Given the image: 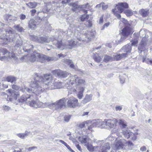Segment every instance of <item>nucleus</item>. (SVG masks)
I'll list each match as a JSON object with an SVG mask.
<instances>
[{
	"label": "nucleus",
	"instance_id": "7ed1b4c3",
	"mask_svg": "<svg viewBox=\"0 0 152 152\" xmlns=\"http://www.w3.org/2000/svg\"><path fill=\"white\" fill-rule=\"evenodd\" d=\"M20 60L22 62L38 61L43 63L45 62L46 61H55L57 60V59L56 58L50 57L40 53L34 52L31 54L24 56L20 58Z\"/></svg>",
	"mask_w": 152,
	"mask_h": 152
},
{
	"label": "nucleus",
	"instance_id": "f8f14e48",
	"mask_svg": "<svg viewBox=\"0 0 152 152\" xmlns=\"http://www.w3.org/2000/svg\"><path fill=\"white\" fill-rule=\"evenodd\" d=\"M31 39L32 41H36L41 43H49L50 40L48 39L46 36L41 37L33 36L31 37Z\"/></svg>",
	"mask_w": 152,
	"mask_h": 152
},
{
	"label": "nucleus",
	"instance_id": "bb28decb",
	"mask_svg": "<svg viewBox=\"0 0 152 152\" xmlns=\"http://www.w3.org/2000/svg\"><path fill=\"white\" fill-rule=\"evenodd\" d=\"M149 10L147 9H142L140 10L139 12L143 17H145L148 16L149 13Z\"/></svg>",
	"mask_w": 152,
	"mask_h": 152
},
{
	"label": "nucleus",
	"instance_id": "c756f323",
	"mask_svg": "<svg viewBox=\"0 0 152 152\" xmlns=\"http://www.w3.org/2000/svg\"><path fill=\"white\" fill-rule=\"evenodd\" d=\"M79 91L77 94L78 98L80 99H81L83 96V92L84 88L83 87H80L79 89Z\"/></svg>",
	"mask_w": 152,
	"mask_h": 152
},
{
	"label": "nucleus",
	"instance_id": "58836bf2",
	"mask_svg": "<svg viewBox=\"0 0 152 152\" xmlns=\"http://www.w3.org/2000/svg\"><path fill=\"white\" fill-rule=\"evenodd\" d=\"M71 5L72 6V10L74 12L77 11V10L79 8V6L77 4L75 3H72Z\"/></svg>",
	"mask_w": 152,
	"mask_h": 152
},
{
	"label": "nucleus",
	"instance_id": "f03ea898",
	"mask_svg": "<svg viewBox=\"0 0 152 152\" xmlns=\"http://www.w3.org/2000/svg\"><path fill=\"white\" fill-rule=\"evenodd\" d=\"M33 96L34 95H31L32 99L31 100H29L28 104L35 108L48 107L52 109H54L56 110L61 109L63 106H65L67 100L66 98H63L52 103L49 102L44 103L38 100H32Z\"/></svg>",
	"mask_w": 152,
	"mask_h": 152
},
{
	"label": "nucleus",
	"instance_id": "a211bd4d",
	"mask_svg": "<svg viewBox=\"0 0 152 152\" xmlns=\"http://www.w3.org/2000/svg\"><path fill=\"white\" fill-rule=\"evenodd\" d=\"M7 91L10 93V97L9 98V99L10 101H13V100H16L17 97L20 95L18 92L13 91L11 89H8Z\"/></svg>",
	"mask_w": 152,
	"mask_h": 152
},
{
	"label": "nucleus",
	"instance_id": "603ef678",
	"mask_svg": "<svg viewBox=\"0 0 152 152\" xmlns=\"http://www.w3.org/2000/svg\"><path fill=\"white\" fill-rule=\"evenodd\" d=\"M66 34V31H64L60 29L58 31V34L60 36L65 35Z\"/></svg>",
	"mask_w": 152,
	"mask_h": 152
},
{
	"label": "nucleus",
	"instance_id": "052dcab7",
	"mask_svg": "<svg viewBox=\"0 0 152 152\" xmlns=\"http://www.w3.org/2000/svg\"><path fill=\"white\" fill-rule=\"evenodd\" d=\"M86 24L87 26H88V27H92V24L91 21L90 20L87 21V22H86Z\"/></svg>",
	"mask_w": 152,
	"mask_h": 152
},
{
	"label": "nucleus",
	"instance_id": "9b49d317",
	"mask_svg": "<svg viewBox=\"0 0 152 152\" xmlns=\"http://www.w3.org/2000/svg\"><path fill=\"white\" fill-rule=\"evenodd\" d=\"M96 142L99 143L101 145L100 147H97V152H107L110 148L109 143L101 141H98Z\"/></svg>",
	"mask_w": 152,
	"mask_h": 152
},
{
	"label": "nucleus",
	"instance_id": "13d9d810",
	"mask_svg": "<svg viewBox=\"0 0 152 152\" xmlns=\"http://www.w3.org/2000/svg\"><path fill=\"white\" fill-rule=\"evenodd\" d=\"M151 60H150L149 59H146L143 58L142 59L143 62H145L146 63L150 64V61Z\"/></svg>",
	"mask_w": 152,
	"mask_h": 152
},
{
	"label": "nucleus",
	"instance_id": "9d476101",
	"mask_svg": "<svg viewBox=\"0 0 152 152\" xmlns=\"http://www.w3.org/2000/svg\"><path fill=\"white\" fill-rule=\"evenodd\" d=\"M86 123L88 125H91V129L94 127H99L101 128H104L105 127V119L104 121L101 119L94 120L92 121H87Z\"/></svg>",
	"mask_w": 152,
	"mask_h": 152
},
{
	"label": "nucleus",
	"instance_id": "37998d69",
	"mask_svg": "<svg viewBox=\"0 0 152 152\" xmlns=\"http://www.w3.org/2000/svg\"><path fill=\"white\" fill-rule=\"evenodd\" d=\"M33 46L32 45H30L29 46V47L27 46H25V48H23V50L24 51L27 52H30V50H32L33 48Z\"/></svg>",
	"mask_w": 152,
	"mask_h": 152
},
{
	"label": "nucleus",
	"instance_id": "6e6d98bb",
	"mask_svg": "<svg viewBox=\"0 0 152 152\" xmlns=\"http://www.w3.org/2000/svg\"><path fill=\"white\" fill-rule=\"evenodd\" d=\"M2 108L3 110L5 111H7L10 110V107L9 106H6V105H4L3 106Z\"/></svg>",
	"mask_w": 152,
	"mask_h": 152
},
{
	"label": "nucleus",
	"instance_id": "680f3d73",
	"mask_svg": "<svg viewBox=\"0 0 152 152\" xmlns=\"http://www.w3.org/2000/svg\"><path fill=\"white\" fill-rule=\"evenodd\" d=\"M12 88L15 90H17L19 89L20 87L15 85H13L12 86Z\"/></svg>",
	"mask_w": 152,
	"mask_h": 152
},
{
	"label": "nucleus",
	"instance_id": "20e7f679",
	"mask_svg": "<svg viewBox=\"0 0 152 152\" xmlns=\"http://www.w3.org/2000/svg\"><path fill=\"white\" fill-rule=\"evenodd\" d=\"M6 34L1 35L0 37V44L2 46L7 45L9 42L15 40L14 32L12 29L7 30Z\"/></svg>",
	"mask_w": 152,
	"mask_h": 152
},
{
	"label": "nucleus",
	"instance_id": "864d4df0",
	"mask_svg": "<svg viewBox=\"0 0 152 152\" xmlns=\"http://www.w3.org/2000/svg\"><path fill=\"white\" fill-rule=\"evenodd\" d=\"M71 116L70 115H66L64 117V120L66 122H68L71 118Z\"/></svg>",
	"mask_w": 152,
	"mask_h": 152
},
{
	"label": "nucleus",
	"instance_id": "2eb2a0df",
	"mask_svg": "<svg viewBox=\"0 0 152 152\" xmlns=\"http://www.w3.org/2000/svg\"><path fill=\"white\" fill-rule=\"evenodd\" d=\"M53 75L60 77L64 78L67 76L68 73L66 71H63L60 69H56L52 72Z\"/></svg>",
	"mask_w": 152,
	"mask_h": 152
},
{
	"label": "nucleus",
	"instance_id": "c9c22d12",
	"mask_svg": "<svg viewBox=\"0 0 152 152\" xmlns=\"http://www.w3.org/2000/svg\"><path fill=\"white\" fill-rule=\"evenodd\" d=\"M119 124L122 128H125L127 126L126 122L123 119H120L118 121Z\"/></svg>",
	"mask_w": 152,
	"mask_h": 152
},
{
	"label": "nucleus",
	"instance_id": "09e8293b",
	"mask_svg": "<svg viewBox=\"0 0 152 152\" xmlns=\"http://www.w3.org/2000/svg\"><path fill=\"white\" fill-rule=\"evenodd\" d=\"M22 45H23L22 41L19 40L16 42L15 47V48L16 47L19 48Z\"/></svg>",
	"mask_w": 152,
	"mask_h": 152
},
{
	"label": "nucleus",
	"instance_id": "49530a36",
	"mask_svg": "<svg viewBox=\"0 0 152 152\" xmlns=\"http://www.w3.org/2000/svg\"><path fill=\"white\" fill-rule=\"evenodd\" d=\"M127 37V36H123L122 35V36L121 37V39L119 40H118V41H115L116 44L117 45L123 42L125 39Z\"/></svg>",
	"mask_w": 152,
	"mask_h": 152
},
{
	"label": "nucleus",
	"instance_id": "a18cd8bd",
	"mask_svg": "<svg viewBox=\"0 0 152 152\" xmlns=\"http://www.w3.org/2000/svg\"><path fill=\"white\" fill-rule=\"evenodd\" d=\"M124 12L126 14L127 16H130L132 15L133 12L132 10H124Z\"/></svg>",
	"mask_w": 152,
	"mask_h": 152
},
{
	"label": "nucleus",
	"instance_id": "338daca9",
	"mask_svg": "<svg viewBox=\"0 0 152 152\" xmlns=\"http://www.w3.org/2000/svg\"><path fill=\"white\" fill-rule=\"evenodd\" d=\"M30 12H31V16H34L36 12V10L35 9H33L31 10Z\"/></svg>",
	"mask_w": 152,
	"mask_h": 152
},
{
	"label": "nucleus",
	"instance_id": "3c124183",
	"mask_svg": "<svg viewBox=\"0 0 152 152\" xmlns=\"http://www.w3.org/2000/svg\"><path fill=\"white\" fill-rule=\"evenodd\" d=\"M66 62L69 65V66L71 68L74 69L75 66L74 65L72 64V61L71 60L69 59H66Z\"/></svg>",
	"mask_w": 152,
	"mask_h": 152
},
{
	"label": "nucleus",
	"instance_id": "2f4dec72",
	"mask_svg": "<svg viewBox=\"0 0 152 152\" xmlns=\"http://www.w3.org/2000/svg\"><path fill=\"white\" fill-rule=\"evenodd\" d=\"M93 58L96 62H98L101 61L102 57L99 56L98 53H96L94 54Z\"/></svg>",
	"mask_w": 152,
	"mask_h": 152
},
{
	"label": "nucleus",
	"instance_id": "72a5a7b5",
	"mask_svg": "<svg viewBox=\"0 0 152 152\" xmlns=\"http://www.w3.org/2000/svg\"><path fill=\"white\" fill-rule=\"evenodd\" d=\"M29 132L27 131H26L24 133L17 134V135L19 137L22 139H24L25 137L28 135Z\"/></svg>",
	"mask_w": 152,
	"mask_h": 152
},
{
	"label": "nucleus",
	"instance_id": "f3484780",
	"mask_svg": "<svg viewBox=\"0 0 152 152\" xmlns=\"http://www.w3.org/2000/svg\"><path fill=\"white\" fill-rule=\"evenodd\" d=\"M63 86L62 83L59 81L56 82L54 81L51 84V85H49L48 89H53L62 88Z\"/></svg>",
	"mask_w": 152,
	"mask_h": 152
},
{
	"label": "nucleus",
	"instance_id": "b1692460",
	"mask_svg": "<svg viewBox=\"0 0 152 152\" xmlns=\"http://www.w3.org/2000/svg\"><path fill=\"white\" fill-rule=\"evenodd\" d=\"M131 33V28L126 27L122 30V34L123 36H128Z\"/></svg>",
	"mask_w": 152,
	"mask_h": 152
},
{
	"label": "nucleus",
	"instance_id": "4d7b16f0",
	"mask_svg": "<svg viewBox=\"0 0 152 152\" xmlns=\"http://www.w3.org/2000/svg\"><path fill=\"white\" fill-rule=\"evenodd\" d=\"M102 8L103 10H106L108 7V5L107 4H106L104 3H102Z\"/></svg>",
	"mask_w": 152,
	"mask_h": 152
},
{
	"label": "nucleus",
	"instance_id": "7c9ffc66",
	"mask_svg": "<svg viewBox=\"0 0 152 152\" xmlns=\"http://www.w3.org/2000/svg\"><path fill=\"white\" fill-rule=\"evenodd\" d=\"M87 149L91 151H95L97 152V147H93L91 145H86Z\"/></svg>",
	"mask_w": 152,
	"mask_h": 152
},
{
	"label": "nucleus",
	"instance_id": "e433bc0d",
	"mask_svg": "<svg viewBox=\"0 0 152 152\" xmlns=\"http://www.w3.org/2000/svg\"><path fill=\"white\" fill-rule=\"evenodd\" d=\"M77 77V75L72 76L70 77L69 78L70 83L72 85L75 83Z\"/></svg>",
	"mask_w": 152,
	"mask_h": 152
},
{
	"label": "nucleus",
	"instance_id": "ea45409f",
	"mask_svg": "<svg viewBox=\"0 0 152 152\" xmlns=\"http://www.w3.org/2000/svg\"><path fill=\"white\" fill-rule=\"evenodd\" d=\"M85 82V80H84L81 78L80 77H77V79H76V81L75 82L77 85L82 84L84 83Z\"/></svg>",
	"mask_w": 152,
	"mask_h": 152
},
{
	"label": "nucleus",
	"instance_id": "4be33fe9",
	"mask_svg": "<svg viewBox=\"0 0 152 152\" xmlns=\"http://www.w3.org/2000/svg\"><path fill=\"white\" fill-rule=\"evenodd\" d=\"M147 45V43L145 39V38H142L138 47V49L140 51V53H141L142 50H145Z\"/></svg>",
	"mask_w": 152,
	"mask_h": 152
},
{
	"label": "nucleus",
	"instance_id": "412c9836",
	"mask_svg": "<svg viewBox=\"0 0 152 152\" xmlns=\"http://www.w3.org/2000/svg\"><path fill=\"white\" fill-rule=\"evenodd\" d=\"M31 87V89L27 87H25L24 88H20L19 90L23 92H25L26 91L29 93L32 92L34 94H35L36 95H39V93H37V91H35V88Z\"/></svg>",
	"mask_w": 152,
	"mask_h": 152
},
{
	"label": "nucleus",
	"instance_id": "f704fd0d",
	"mask_svg": "<svg viewBox=\"0 0 152 152\" xmlns=\"http://www.w3.org/2000/svg\"><path fill=\"white\" fill-rule=\"evenodd\" d=\"M6 80L7 82L12 83L16 81V78L13 76H10L7 77Z\"/></svg>",
	"mask_w": 152,
	"mask_h": 152
},
{
	"label": "nucleus",
	"instance_id": "0e129e2a",
	"mask_svg": "<svg viewBox=\"0 0 152 152\" xmlns=\"http://www.w3.org/2000/svg\"><path fill=\"white\" fill-rule=\"evenodd\" d=\"M103 17L104 15H102L101 17L99 19V23L102 24L103 23Z\"/></svg>",
	"mask_w": 152,
	"mask_h": 152
},
{
	"label": "nucleus",
	"instance_id": "cd10ccee",
	"mask_svg": "<svg viewBox=\"0 0 152 152\" xmlns=\"http://www.w3.org/2000/svg\"><path fill=\"white\" fill-rule=\"evenodd\" d=\"M37 26V22L34 20H30L28 23V27L31 28H34Z\"/></svg>",
	"mask_w": 152,
	"mask_h": 152
},
{
	"label": "nucleus",
	"instance_id": "c03bdc74",
	"mask_svg": "<svg viewBox=\"0 0 152 152\" xmlns=\"http://www.w3.org/2000/svg\"><path fill=\"white\" fill-rule=\"evenodd\" d=\"M14 27L17 31L20 32H22L24 30L23 28L20 26V25H15Z\"/></svg>",
	"mask_w": 152,
	"mask_h": 152
},
{
	"label": "nucleus",
	"instance_id": "79ce46f5",
	"mask_svg": "<svg viewBox=\"0 0 152 152\" xmlns=\"http://www.w3.org/2000/svg\"><path fill=\"white\" fill-rule=\"evenodd\" d=\"M26 5L30 8H34L36 7L37 5V3L35 2H30L26 3Z\"/></svg>",
	"mask_w": 152,
	"mask_h": 152
},
{
	"label": "nucleus",
	"instance_id": "8fccbe9b",
	"mask_svg": "<svg viewBox=\"0 0 152 152\" xmlns=\"http://www.w3.org/2000/svg\"><path fill=\"white\" fill-rule=\"evenodd\" d=\"M115 10L116 11L115 12H113V9L112 10V12H113L115 16L117 18H118L119 19L121 18V15L120 14H118L117 12H118L119 13H120L119 12L118 10L117 9H116V10Z\"/></svg>",
	"mask_w": 152,
	"mask_h": 152
},
{
	"label": "nucleus",
	"instance_id": "39448f33",
	"mask_svg": "<svg viewBox=\"0 0 152 152\" xmlns=\"http://www.w3.org/2000/svg\"><path fill=\"white\" fill-rule=\"evenodd\" d=\"M53 39H51V41L53 42V44L55 45L58 48L61 50L65 49H72L76 45V42L72 40H71L68 41L69 44L68 45H63L62 44V41H58L55 39L54 37H53Z\"/></svg>",
	"mask_w": 152,
	"mask_h": 152
},
{
	"label": "nucleus",
	"instance_id": "774afa93",
	"mask_svg": "<svg viewBox=\"0 0 152 152\" xmlns=\"http://www.w3.org/2000/svg\"><path fill=\"white\" fill-rule=\"evenodd\" d=\"M66 146L67 148L71 152H75L72 149L71 147L69 146V145L67 144Z\"/></svg>",
	"mask_w": 152,
	"mask_h": 152
},
{
	"label": "nucleus",
	"instance_id": "c85d7f7f",
	"mask_svg": "<svg viewBox=\"0 0 152 152\" xmlns=\"http://www.w3.org/2000/svg\"><path fill=\"white\" fill-rule=\"evenodd\" d=\"M87 121L83 122L81 124H80L79 125V126L81 128H82L84 127H87V128L89 130H91V125H88V124L86 122Z\"/></svg>",
	"mask_w": 152,
	"mask_h": 152
},
{
	"label": "nucleus",
	"instance_id": "4c0bfd02",
	"mask_svg": "<svg viewBox=\"0 0 152 152\" xmlns=\"http://www.w3.org/2000/svg\"><path fill=\"white\" fill-rule=\"evenodd\" d=\"M126 75L125 74H121L119 75L120 80V83H123L124 82L126 78Z\"/></svg>",
	"mask_w": 152,
	"mask_h": 152
},
{
	"label": "nucleus",
	"instance_id": "5701e85b",
	"mask_svg": "<svg viewBox=\"0 0 152 152\" xmlns=\"http://www.w3.org/2000/svg\"><path fill=\"white\" fill-rule=\"evenodd\" d=\"M78 140L82 144H87L88 143L90 139L87 136H82L79 137Z\"/></svg>",
	"mask_w": 152,
	"mask_h": 152
},
{
	"label": "nucleus",
	"instance_id": "6e6552de",
	"mask_svg": "<svg viewBox=\"0 0 152 152\" xmlns=\"http://www.w3.org/2000/svg\"><path fill=\"white\" fill-rule=\"evenodd\" d=\"M126 143V140L124 139L117 138L115 141V147H114L115 150L122 148L124 144ZM126 143L129 146H132L134 145L132 143L129 141H128Z\"/></svg>",
	"mask_w": 152,
	"mask_h": 152
},
{
	"label": "nucleus",
	"instance_id": "6ab92c4d",
	"mask_svg": "<svg viewBox=\"0 0 152 152\" xmlns=\"http://www.w3.org/2000/svg\"><path fill=\"white\" fill-rule=\"evenodd\" d=\"M32 96L30 95H23L22 96L21 98L18 99L19 102L22 103H26L27 104L29 101L32 99Z\"/></svg>",
	"mask_w": 152,
	"mask_h": 152
},
{
	"label": "nucleus",
	"instance_id": "de8ad7c7",
	"mask_svg": "<svg viewBox=\"0 0 152 152\" xmlns=\"http://www.w3.org/2000/svg\"><path fill=\"white\" fill-rule=\"evenodd\" d=\"M89 18V15H83L80 18V20L82 21H84L88 19Z\"/></svg>",
	"mask_w": 152,
	"mask_h": 152
},
{
	"label": "nucleus",
	"instance_id": "dca6fc26",
	"mask_svg": "<svg viewBox=\"0 0 152 152\" xmlns=\"http://www.w3.org/2000/svg\"><path fill=\"white\" fill-rule=\"evenodd\" d=\"M68 106L70 107H75L78 105V100L74 97L69 98L67 102Z\"/></svg>",
	"mask_w": 152,
	"mask_h": 152
},
{
	"label": "nucleus",
	"instance_id": "473e14b6",
	"mask_svg": "<svg viewBox=\"0 0 152 152\" xmlns=\"http://www.w3.org/2000/svg\"><path fill=\"white\" fill-rule=\"evenodd\" d=\"M89 4H84L82 5H79V8L81 10H83L84 12L87 13V10L86 9H88L89 8Z\"/></svg>",
	"mask_w": 152,
	"mask_h": 152
},
{
	"label": "nucleus",
	"instance_id": "69168bd1",
	"mask_svg": "<svg viewBox=\"0 0 152 152\" xmlns=\"http://www.w3.org/2000/svg\"><path fill=\"white\" fill-rule=\"evenodd\" d=\"M26 18V16L23 14H21L20 15V19L21 20H24Z\"/></svg>",
	"mask_w": 152,
	"mask_h": 152
},
{
	"label": "nucleus",
	"instance_id": "423d86ee",
	"mask_svg": "<svg viewBox=\"0 0 152 152\" xmlns=\"http://www.w3.org/2000/svg\"><path fill=\"white\" fill-rule=\"evenodd\" d=\"M118 122V120L115 118L105 119V126H107L110 128H113V132L114 133H117L120 130V128H117L116 127Z\"/></svg>",
	"mask_w": 152,
	"mask_h": 152
},
{
	"label": "nucleus",
	"instance_id": "ddd939ff",
	"mask_svg": "<svg viewBox=\"0 0 152 152\" xmlns=\"http://www.w3.org/2000/svg\"><path fill=\"white\" fill-rule=\"evenodd\" d=\"M129 7L128 4L126 2H121L119 3L116 5L115 8L113 9V12L116 11L115 10L118 9L119 12L121 13L124 11V9H127Z\"/></svg>",
	"mask_w": 152,
	"mask_h": 152
},
{
	"label": "nucleus",
	"instance_id": "a878e982",
	"mask_svg": "<svg viewBox=\"0 0 152 152\" xmlns=\"http://www.w3.org/2000/svg\"><path fill=\"white\" fill-rule=\"evenodd\" d=\"M122 50L124 52L130 53L132 49L130 43L124 46L122 48Z\"/></svg>",
	"mask_w": 152,
	"mask_h": 152
},
{
	"label": "nucleus",
	"instance_id": "1a4fd4ad",
	"mask_svg": "<svg viewBox=\"0 0 152 152\" xmlns=\"http://www.w3.org/2000/svg\"><path fill=\"white\" fill-rule=\"evenodd\" d=\"M96 32L95 31H91L90 33V34H88V33H85L84 34H80V37H77V40L81 42L82 41L84 43L86 42H88L90 41L91 38L89 37V35H90L91 37L94 36L96 34Z\"/></svg>",
	"mask_w": 152,
	"mask_h": 152
},
{
	"label": "nucleus",
	"instance_id": "e2e57ef3",
	"mask_svg": "<svg viewBox=\"0 0 152 152\" xmlns=\"http://www.w3.org/2000/svg\"><path fill=\"white\" fill-rule=\"evenodd\" d=\"M116 111H120L122 109V106H117L115 108Z\"/></svg>",
	"mask_w": 152,
	"mask_h": 152
},
{
	"label": "nucleus",
	"instance_id": "f257e3e1",
	"mask_svg": "<svg viewBox=\"0 0 152 152\" xmlns=\"http://www.w3.org/2000/svg\"><path fill=\"white\" fill-rule=\"evenodd\" d=\"M34 78V81L31 82L30 86L34 88L35 91L39 94L44 92L45 89H48L49 85L53 83V77L51 74H45L42 77L36 73Z\"/></svg>",
	"mask_w": 152,
	"mask_h": 152
},
{
	"label": "nucleus",
	"instance_id": "5fc2aeb1",
	"mask_svg": "<svg viewBox=\"0 0 152 152\" xmlns=\"http://www.w3.org/2000/svg\"><path fill=\"white\" fill-rule=\"evenodd\" d=\"M2 84V86L3 88V89L4 88H7L8 87V84L7 83V81H4L1 83Z\"/></svg>",
	"mask_w": 152,
	"mask_h": 152
},
{
	"label": "nucleus",
	"instance_id": "0eeeda50",
	"mask_svg": "<svg viewBox=\"0 0 152 152\" xmlns=\"http://www.w3.org/2000/svg\"><path fill=\"white\" fill-rule=\"evenodd\" d=\"M10 58L15 60L18 59L15 55L13 53L8 52L5 48H1L0 49V60L2 61L5 58Z\"/></svg>",
	"mask_w": 152,
	"mask_h": 152
},
{
	"label": "nucleus",
	"instance_id": "393cba45",
	"mask_svg": "<svg viewBox=\"0 0 152 152\" xmlns=\"http://www.w3.org/2000/svg\"><path fill=\"white\" fill-rule=\"evenodd\" d=\"M93 95L92 94H86L85 98L82 101V103L83 104H85L90 101L92 99Z\"/></svg>",
	"mask_w": 152,
	"mask_h": 152
},
{
	"label": "nucleus",
	"instance_id": "4468645a",
	"mask_svg": "<svg viewBox=\"0 0 152 152\" xmlns=\"http://www.w3.org/2000/svg\"><path fill=\"white\" fill-rule=\"evenodd\" d=\"M122 133L124 137L127 139H128L130 137H132V139L134 140H135L137 138L135 135L129 130H123Z\"/></svg>",
	"mask_w": 152,
	"mask_h": 152
},
{
	"label": "nucleus",
	"instance_id": "a19ab883",
	"mask_svg": "<svg viewBox=\"0 0 152 152\" xmlns=\"http://www.w3.org/2000/svg\"><path fill=\"white\" fill-rule=\"evenodd\" d=\"M104 61L105 62H107L109 61H113L112 56H110L107 55H105Z\"/></svg>",
	"mask_w": 152,
	"mask_h": 152
},
{
	"label": "nucleus",
	"instance_id": "aec40b11",
	"mask_svg": "<svg viewBox=\"0 0 152 152\" xmlns=\"http://www.w3.org/2000/svg\"><path fill=\"white\" fill-rule=\"evenodd\" d=\"M127 53H123L121 54L114 53L112 56L113 60L119 61L122 58L126 57L127 56Z\"/></svg>",
	"mask_w": 152,
	"mask_h": 152
},
{
	"label": "nucleus",
	"instance_id": "bf43d9fd",
	"mask_svg": "<svg viewBox=\"0 0 152 152\" xmlns=\"http://www.w3.org/2000/svg\"><path fill=\"white\" fill-rule=\"evenodd\" d=\"M61 3L63 4H66L70 2V0H61Z\"/></svg>",
	"mask_w": 152,
	"mask_h": 152
}]
</instances>
